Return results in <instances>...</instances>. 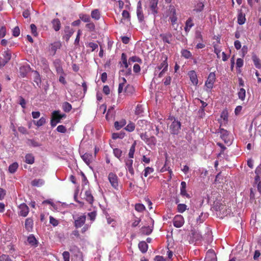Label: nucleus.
<instances>
[{"mask_svg":"<svg viewBox=\"0 0 261 261\" xmlns=\"http://www.w3.org/2000/svg\"><path fill=\"white\" fill-rule=\"evenodd\" d=\"M108 177L111 186L114 189L118 190L119 179L117 174L114 172H110L109 173Z\"/></svg>","mask_w":261,"mask_h":261,"instance_id":"f257e3e1","label":"nucleus"},{"mask_svg":"<svg viewBox=\"0 0 261 261\" xmlns=\"http://www.w3.org/2000/svg\"><path fill=\"white\" fill-rule=\"evenodd\" d=\"M60 111H54L51 114L50 120V125L52 127H55L57 123L60 122Z\"/></svg>","mask_w":261,"mask_h":261,"instance_id":"f03ea898","label":"nucleus"},{"mask_svg":"<svg viewBox=\"0 0 261 261\" xmlns=\"http://www.w3.org/2000/svg\"><path fill=\"white\" fill-rule=\"evenodd\" d=\"M162 59L163 60L162 62L160 64V65L158 66L155 69V73L158 70H160L162 69H164V71L168 70V64L167 62L168 57L167 56L164 54L162 56Z\"/></svg>","mask_w":261,"mask_h":261,"instance_id":"7ed1b4c3","label":"nucleus"},{"mask_svg":"<svg viewBox=\"0 0 261 261\" xmlns=\"http://www.w3.org/2000/svg\"><path fill=\"white\" fill-rule=\"evenodd\" d=\"M216 80V75L214 72H211L208 76L207 80L205 83V86L207 88L212 89L213 87L214 84Z\"/></svg>","mask_w":261,"mask_h":261,"instance_id":"20e7f679","label":"nucleus"},{"mask_svg":"<svg viewBox=\"0 0 261 261\" xmlns=\"http://www.w3.org/2000/svg\"><path fill=\"white\" fill-rule=\"evenodd\" d=\"M18 208L19 209L18 215L23 217H27L29 212V208L27 205L24 203H21L19 205Z\"/></svg>","mask_w":261,"mask_h":261,"instance_id":"39448f33","label":"nucleus"},{"mask_svg":"<svg viewBox=\"0 0 261 261\" xmlns=\"http://www.w3.org/2000/svg\"><path fill=\"white\" fill-rule=\"evenodd\" d=\"M173 225L177 228L181 227L184 224L183 217L179 215L175 216L173 220Z\"/></svg>","mask_w":261,"mask_h":261,"instance_id":"423d86ee","label":"nucleus"},{"mask_svg":"<svg viewBox=\"0 0 261 261\" xmlns=\"http://www.w3.org/2000/svg\"><path fill=\"white\" fill-rule=\"evenodd\" d=\"M180 122L173 121L170 126L171 133L173 134H177L180 128Z\"/></svg>","mask_w":261,"mask_h":261,"instance_id":"0eeeda50","label":"nucleus"},{"mask_svg":"<svg viewBox=\"0 0 261 261\" xmlns=\"http://www.w3.org/2000/svg\"><path fill=\"white\" fill-rule=\"evenodd\" d=\"M124 162L125 164L126 169L128 171L129 173L132 175H134L135 174V171L133 167V159H125Z\"/></svg>","mask_w":261,"mask_h":261,"instance_id":"6e6552de","label":"nucleus"},{"mask_svg":"<svg viewBox=\"0 0 261 261\" xmlns=\"http://www.w3.org/2000/svg\"><path fill=\"white\" fill-rule=\"evenodd\" d=\"M158 0H150L149 1V8L151 11V13L155 16L158 12Z\"/></svg>","mask_w":261,"mask_h":261,"instance_id":"1a4fd4ad","label":"nucleus"},{"mask_svg":"<svg viewBox=\"0 0 261 261\" xmlns=\"http://www.w3.org/2000/svg\"><path fill=\"white\" fill-rule=\"evenodd\" d=\"M219 133H220V138L224 141L225 143H226V144L230 143V140L228 138L229 134H228V131L223 128H221L220 129Z\"/></svg>","mask_w":261,"mask_h":261,"instance_id":"9d476101","label":"nucleus"},{"mask_svg":"<svg viewBox=\"0 0 261 261\" xmlns=\"http://www.w3.org/2000/svg\"><path fill=\"white\" fill-rule=\"evenodd\" d=\"M86 219V217L84 215L78 217L74 221V226L77 228L82 227L85 223Z\"/></svg>","mask_w":261,"mask_h":261,"instance_id":"9b49d317","label":"nucleus"},{"mask_svg":"<svg viewBox=\"0 0 261 261\" xmlns=\"http://www.w3.org/2000/svg\"><path fill=\"white\" fill-rule=\"evenodd\" d=\"M65 35L63 36V38L65 39L66 41H68L70 38L73 35L74 30L69 26H66L64 30Z\"/></svg>","mask_w":261,"mask_h":261,"instance_id":"f8f14e48","label":"nucleus"},{"mask_svg":"<svg viewBox=\"0 0 261 261\" xmlns=\"http://www.w3.org/2000/svg\"><path fill=\"white\" fill-rule=\"evenodd\" d=\"M61 44L60 42H55L51 43L49 46V51L53 55H55L57 49L60 48Z\"/></svg>","mask_w":261,"mask_h":261,"instance_id":"ddd939ff","label":"nucleus"},{"mask_svg":"<svg viewBox=\"0 0 261 261\" xmlns=\"http://www.w3.org/2000/svg\"><path fill=\"white\" fill-rule=\"evenodd\" d=\"M160 37L163 40L164 43H167L168 44L171 43V41L172 38V36L170 33L168 34H161Z\"/></svg>","mask_w":261,"mask_h":261,"instance_id":"4468645a","label":"nucleus"},{"mask_svg":"<svg viewBox=\"0 0 261 261\" xmlns=\"http://www.w3.org/2000/svg\"><path fill=\"white\" fill-rule=\"evenodd\" d=\"M205 261H217L216 254L213 251L208 250L207 252Z\"/></svg>","mask_w":261,"mask_h":261,"instance_id":"2eb2a0df","label":"nucleus"},{"mask_svg":"<svg viewBox=\"0 0 261 261\" xmlns=\"http://www.w3.org/2000/svg\"><path fill=\"white\" fill-rule=\"evenodd\" d=\"M189 75L193 84L194 85H197L198 84V81L195 71L194 70L190 71L189 72Z\"/></svg>","mask_w":261,"mask_h":261,"instance_id":"dca6fc26","label":"nucleus"},{"mask_svg":"<svg viewBox=\"0 0 261 261\" xmlns=\"http://www.w3.org/2000/svg\"><path fill=\"white\" fill-rule=\"evenodd\" d=\"M33 220L31 218L26 219L25 221V228L28 231H32L33 227Z\"/></svg>","mask_w":261,"mask_h":261,"instance_id":"f3484780","label":"nucleus"},{"mask_svg":"<svg viewBox=\"0 0 261 261\" xmlns=\"http://www.w3.org/2000/svg\"><path fill=\"white\" fill-rule=\"evenodd\" d=\"M181 187H180V194L183 196H186V197L189 198L190 196L189 194L187 193L186 191V187L187 184L185 181H181Z\"/></svg>","mask_w":261,"mask_h":261,"instance_id":"a211bd4d","label":"nucleus"},{"mask_svg":"<svg viewBox=\"0 0 261 261\" xmlns=\"http://www.w3.org/2000/svg\"><path fill=\"white\" fill-rule=\"evenodd\" d=\"M81 157L83 161L87 165H89L92 162L93 160V156L91 153H85Z\"/></svg>","mask_w":261,"mask_h":261,"instance_id":"6ab92c4d","label":"nucleus"},{"mask_svg":"<svg viewBox=\"0 0 261 261\" xmlns=\"http://www.w3.org/2000/svg\"><path fill=\"white\" fill-rule=\"evenodd\" d=\"M27 241L32 246H36L38 244V241L33 234H30L28 237Z\"/></svg>","mask_w":261,"mask_h":261,"instance_id":"aec40b11","label":"nucleus"},{"mask_svg":"<svg viewBox=\"0 0 261 261\" xmlns=\"http://www.w3.org/2000/svg\"><path fill=\"white\" fill-rule=\"evenodd\" d=\"M53 28L55 31H58L61 28V22L58 18L54 19L51 21Z\"/></svg>","mask_w":261,"mask_h":261,"instance_id":"412c9836","label":"nucleus"},{"mask_svg":"<svg viewBox=\"0 0 261 261\" xmlns=\"http://www.w3.org/2000/svg\"><path fill=\"white\" fill-rule=\"evenodd\" d=\"M138 247L142 253H146L148 250V246L145 241H141L138 244Z\"/></svg>","mask_w":261,"mask_h":261,"instance_id":"4be33fe9","label":"nucleus"},{"mask_svg":"<svg viewBox=\"0 0 261 261\" xmlns=\"http://www.w3.org/2000/svg\"><path fill=\"white\" fill-rule=\"evenodd\" d=\"M194 24L193 22V20L191 17H189L186 21L185 27V30L186 32H188L190 31L191 28L194 26Z\"/></svg>","mask_w":261,"mask_h":261,"instance_id":"5701e85b","label":"nucleus"},{"mask_svg":"<svg viewBox=\"0 0 261 261\" xmlns=\"http://www.w3.org/2000/svg\"><path fill=\"white\" fill-rule=\"evenodd\" d=\"M85 199L90 204H92L94 201V198L91 192L89 190H87L85 193Z\"/></svg>","mask_w":261,"mask_h":261,"instance_id":"b1692460","label":"nucleus"},{"mask_svg":"<svg viewBox=\"0 0 261 261\" xmlns=\"http://www.w3.org/2000/svg\"><path fill=\"white\" fill-rule=\"evenodd\" d=\"M246 21L245 15L242 10H240L238 15V23L239 24H243Z\"/></svg>","mask_w":261,"mask_h":261,"instance_id":"393cba45","label":"nucleus"},{"mask_svg":"<svg viewBox=\"0 0 261 261\" xmlns=\"http://www.w3.org/2000/svg\"><path fill=\"white\" fill-rule=\"evenodd\" d=\"M43 179H35L31 181V185L33 187H41L44 184Z\"/></svg>","mask_w":261,"mask_h":261,"instance_id":"a878e982","label":"nucleus"},{"mask_svg":"<svg viewBox=\"0 0 261 261\" xmlns=\"http://www.w3.org/2000/svg\"><path fill=\"white\" fill-rule=\"evenodd\" d=\"M24 161L28 164H33L35 162L34 156L32 153H27L25 156Z\"/></svg>","mask_w":261,"mask_h":261,"instance_id":"bb28decb","label":"nucleus"},{"mask_svg":"<svg viewBox=\"0 0 261 261\" xmlns=\"http://www.w3.org/2000/svg\"><path fill=\"white\" fill-rule=\"evenodd\" d=\"M2 57L4 60L8 63L11 59V52L10 50L7 49V50L3 52Z\"/></svg>","mask_w":261,"mask_h":261,"instance_id":"cd10ccee","label":"nucleus"},{"mask_svg":"<svg viewBox=\"0 0 261 261\" xmlns=\"http://www.w3.org/2000/svg\"><path fill=\"white\" fill-rule=\"evenodd\" d=\"M252 60L256 68L261 69V61L255 55L252 56Z\"/></svg>","mask_w":261,"mask_h":261,"instance_id":"c85d7f7f","label":"nucleus"},{"mask_svg":"<svg viewBox=\"0 0 261 261\" xmlns=\"http://www.w3.org/2000/svg\"><path fill=\"white\" fill-rule=\"evenodd\" d=\"M126 123L125 119H122L119 121H116L114 123V126L116 129L119 130L123 127Z\"/></svg>","mask_w":261,"mask_h":261,"instance_id":"c756f323","label":"nucleus"},{"mask_svg":"<svg viewBox=\"0 0 261 261\" xmlns=\"http://www.w3.org/2000/svg\"><path fill=\"white\" fill-rule=\"evenodd\" d=\"M152 231V229L150 226H144L141 228V232L143 234L149 235Z\"/></svg>","mask_w":261,"mask_h":261,"instance_id":"7c9ffc66","label":"nucleus"},{"mask_svg":"<svg viewBox=\"0 0 261 261\" xmlns=\"http://www.w3.org/2000/svg\"><path fill=\"white\" fill-rule=\"evenodd\" d=\"M136 146V142L135 141L133 144L132 145L128 152V157L130 159H133L134 156V153L135 152V148Z\"/></svg>","mask_w":261,"mask_h":261,"instance_id":"2f4dec72","label":"nucleus"},{"mask_svg":"<svg viewBox=\"0 0 261 261\" xmlns=\"http://www.w3.org/2000/svg\"><path fill=\"white\" fill-rule=\"evenodd\" d=\"M146 143L149 146H154L156 143V138L154 136L150 137L146 141Z\"/></svg>","mask_w":261,"mask_h":261,"instance_id":"473e14b6","label":"nucleus"},{"mask_svg":"<svg viewBox=\"0 0 261 261\" xmlns=\"http://www.w3.org/2000/svg\"><path fill=\"white\" fill-rule=\"evenodd\" d=\"M91 16L95 20H99L100 16L99 11L98 9H94L92 11Z\"/></svg>","mask_w":261,"mask_h":261,"instance_id":"72a5a7b5","label":"nucleus"},{"mask_svg":"<svg viewBox=\"0 0 261 261\" xmlns=\"http://www.w3.org/2000/svg\"><path fill=\"white\" fill-rule=\"evenodd\" d=\"M18 168V164L17 162H14L11 164L9 167V171L11 173H15Z\"/></svg>","mask_w":261,"mask_h":261,"instance_id":"f704fd0d","label":"nucleus"},{"mask_svg":"<svg viewBox=\"0 0 261 261\" xmlns=\"http://www.w3.org/2000/svg\"><path fill=\"white\" fill-rule=\"evenodd\" d=\"M79 17L80 19L85 22H90L91 21V18L90 16L88 14H80L79 15Z\"/></svg>","mask_w":261,"mask_h":261,"instance_id":"c9c22d12","label":"nucleus"},{"mask_svg":"<svg viewBox=\"0 0 261 261\" xmlns=\"http://www.w3.org/2000/svg\"><path fill=\"white\" fill-rule=\"evenodd\" d=\"M62 109L64 112L68 113L71 111L72 106L68 102H64L62 104Z\"/></svg>","mask_w":261,"mask_h":261,"instance_id":"e433bc0d","label":"nucleus"},{"mask_svg":"<svg viewBox=\"0 0 261 261\" xmlns=\"http://www.w3.org/2000/svg\"><path fill=\"white\" fill-rule=\"evenodd\" d=\"M238 95L239 99L242 101L244 100L246 97L245 90L243 88H240L238 93Z\"/></svg>","mask_w":261,"mask_h":261,"instance_id":"4c0bfd02","label":"nucleus"},{"mask_svg":"<svg viewBox=\"0 0 261 261\" xmlns=\"http://www.w3.org/2000/svg\"><path fill=\"white\" fill-rule=\"evenodd\" d=\"M204 5L202 2H199L195 6L193 11L196 12H200L203 11Z\"/></svg>","mask_w":261,"mask_h":261,"instance_id":"58836bf2","label":"nucleus"},{"mask_svg":"<svg viewBox=\"0 0 261 261\" xmlns=\"http://www.w3.org/2000/svg\"><path fill=\"white\" fill-rule=\"evenodd\" d=\"M122 19H121V22H122V20H126L127 21H130V14L127 10H123L122 13Z\"/></svg>","mask_w":261,"mask_h":261,"instance_id":"ea45409f","label":"nucleus"},{"mask_svg":"<svg viewBox=\"0 0 261 261\" xmlns=\"http://www.w3.org/2000/svg\"><path fill=\"white\" fill-rule=\"evenodd\" d=\"M46 123V119L45 118L42 117L40 118V119L37 121H34V123L37 126H41L43 125Z\"/></svg>","mask_w":261,"mask_h":261,"instance_id":"a19ab883","label":"nucleus"},{"mask_svg":"<svg viewBox=\"0 0 261 261\" xmlns=\"http://www.w3.org/2000/svg\"><path fill=\"white\" fill-rule=\"evenodd\" d=\"M181 54L182 56L186 59L191 58L192 56L191 52L187 49H182L181 51Z\"/></svg>","mask_w":261,"mask_h":261,"instance_id":"79ce46f5","label":"nucleus"},{"mask_svg":"<svg viewBox=\"0 0 261 261\" xmlns=\"http://www.w3.org/2000/svg\"><path fill=\"white\" fill-rule=\"evenodd\" d=\"M113 153L115 157L120 160V158L122 154V151L121 149L118 148L113 149Z\"/></svg>","mask_w":261,"mask_h":261,"instance_id":"37998d69","label":"nucleus"},{"mask_svg":"<svg viewBox=\"0 0 261 261\" xmlns=\"http://www.w3.org/2000/svg\"><path fill=\"white\" fill-rule=\"evenodd\" d=\"M86 28L90 32H94L95 30V26L94 23L91 21L90 22H88L86 24Z\"/></svg>","mask_w":261,"mask_h":261,"instance_id":"c03bdc74","label":"nucleus"},{"mask_svg":"<svg viewBox=\"0 0 261 261\" xmlns=\"http://www.w3.org/2000/svg\"><path fill=\"white\" fill-rule=\"evenodd\" d=\"M134 63V62H138V63H141L142 60L137 56H133L132 57H130L128 59V63L130 64V63Z\"/></svg>","mask_w":261,"mask_h":261,"instance_id":"a18cd8bd","label":"nucleus"},{"mask_svg":"<svg viewBox=\"0 0 261 261\" xmlns=\"http://www.w3.org/2000/svg\"><path fill=\"white\" fill-rule=\"evenodd\" d=\"M121 60L123 64L124 65L125 68H127L128 66V62L127 61V57L125 53H122L121 55Z\"/></svg>","mask_w":261,"mask_h":261,"instance_id":"49530a36","label":"nucleus"},{"mask_svg":"<svg viewBox=\"0 0 261 261\" xmlns=\"http://www.w3.org/2000/svg\"><path fill=\"white\" fill-rule=\"evenodd\" d=\"M135 128V124L133 122H129L125 127V129L129 132H132Z\"/></svg>","mask_w":261,"mask_h":261,"instance_id":"de8ad7c7","label":"nucleus"},{"mask_svg":"<svg viewBox=\"0 0 261 261\" xmlns=\"http://www.w3.org/2000/svg\"><path fill=\"white\" fill-rule=\"evenodd\" d=\"M143 111V106L141 105H138L136 108L135 114L137 115H141Z\"/></svg>","mask_w":261,"mask_h":261,"instance_id":"09e8293b","label":"nucleus"},{"mask_svg":"<svg viewBox=\"0 0 261 261\" xmlns=\"http://www.w3.org/2000/svg\"><path fill=\"white\" fill-rule=\"evenodd\" d=\"M154 171L152 168L147 167H146L144 170L143 175L145 177H147L149 174L152 173Z\"/></svg>","mask_w":261,"mask_h":261,"instance_id":"8fccbe9b","label":"nucleus"},{"mask_svg":"<svg viewBox=\"0 0 261 261\" xmlns=\"http://www.w3.org/2000/svg\"><path fill=\"white\" fill-rule=\"evenodd\" d=\"M205 110L202 109H199L197 112V116L198 119H202L205 117Z\"/></svg>","mask_w":261,"mask_h":261,"instance_id":"3c124183","label":"nucleus"},{"mask_svg":"<svg viewBox=\"0 0 261 261\" xmlns=\"http://www.w3.org/2000/svg\"><path fill=\"white\" fill-rule=\"evenodd\" d=\"M145 209L144 205L143 204L137 203L135 205V210L139 212H142Z\"/></svg>","mask_w":261,"mask_h":261,"instance_id":"603ef678","label":"nucleus"},{"mask_svg":"<svg viewBox=\"0 0 261 261\" xmlns=\"http://www.w3.org/2000/svg\"><path fill=\"white\" fill-rule=\"evenodd\" d=\"M213 47L214 48V53L216 55H219L221 51V47L219 46L218 43H213Z\"/></svg>","mask_w":261,"mask_h":261,"instance_id":"864d4df0","label":"nucleus"},{"mask_svg":"<svg viewBox=\"0 0 261 261\" xmlns=\"http://www.w3.org/2000/svg\"><path fill=\"white\" fill-rule=\"evenodd\" d=\"M56 72L57 74L60 75H66V73L64 72V70L62 66L60 65L56 66Z\"/></svg>","mask_w":261,"mask_h":261,"instance_id":"5fc2aeb1","label":"nucleus"},{"mask_svg":"<svg viewBox=\"0 0 261 261\" xmlns=\"http://www.w3.org/2000/svg\"><path fill=\"white\" fill-rule=\"evenodd\" d=\"M137 15L140 22L144 20V18L142 10H137Z\"/></svg>","mask_w":261,"mask_h":261,"instance_id":"6e6d98bb","label":"nucleus"},{"mask_svg":"<svg viewBox=\"0 0 261 261\" xmlns=\"http://www.w3.org/2000/svg\"><path fill=\"white\" fill-rule=\"evenodd\" d=\"M49 223L54 226H57L59 224V221L52 216L49 217Z\"/></svg>","mask_w":261,"mask_h":261,"instance_id":"4d7b16f0","label":"nucleus"},{"mask_svg":"<svg viewBox=\"0 0 261 261\" xmlns=\"http://www.w3.org/2000/svg\"><path fill=\"white\" fill-rule=\"evenodd\" d=\"M28 141L30 143V145H32L33 147H39L41 146V144L38 142L36 141L34 139H29Z\"/></svg>","mask_w":261,"mask_h":261,"instance_id":"13d9d810","label":"nucleus"},{"mask_svg":"<svg viewBox=\"0 0 261 261\" xmlns=\"http://www.w3.org/2000/svg\"><path fill=\"white\" fill-rule=\"evenodd\" d=\"M31 33L34 36H38V33L37 32V27L34 24H31L30 25Z\"/></svg>","mask_w":261,"mask_h":261,"instance_id":"bf43d9fd","label":"nucleus"},{"mask_svg":"<svg viewBox=\"0 0 261 261\" xmlns=\"http://www.w3.org/2000/svg\"><path fill=\"white\" fill-rule=\"evenodd\" d=\"M186 205L185 204H179L177 205V210L179 213H183L186 210Z\"/></svg>","mask_w":261,"mask_h":261,"instance_id":"052dcab7","label":"nucleus"},{"mask_svg":"<svg viewBox=\"0 0 261 261\" xmlns=\"http://www.w3.org/2000/svg\"><path fill=\"white\" fill-rule=\"evenodd\" d=\"M57 130L59 133H66L67 129L66 127L63 125H60L57 127Z\"/></svg>","mask_w":261,"mask_h":261,"instance_id":"680f3d73","label":"nucleus"},{"mask_svg":"<svg viewBox=\"0 0 261 261\" xmlns=\"http://www.w3.org/2000/svg\"><path fill=\"white\" fill-rule=\"evenodd\" d=\"M98 44L96 43H94V42H89L88 45V47H90L91 48V51H93L94 50H95L96 49H97L98 48Z\"/></svg>","mask_w":261,"mask_h":261,"instance_id":"e2e57ef3","label":"nucleus"},{"mask_svg":"<svg viewBox=\"0 0 261 261\" xmlns=\"http://www.w3.org/2000/svg\"><path fill=\"white\" fill-rule=\"evenodd\" d=\"M64 261L70 260V254L68 251H64L62 253Z\"/></svg>","mask_w":261,"mask_h":261,"instance_id":"0e129e2a","label":"nucleus"},{"mask_svg":"<svg viewBox=\"0 0 261 261\" xmlns=\"http://www.w3.org/2000/svg\"><path fill=\"white\" fill-rule=\"evenodd\" d=\"M20 35V29L18 27H15L13 30V36L18 37Z\"/></svg>","mask_w":261,"mask_h":261,"instance_id":"69168bd1","label":"nucleus"},{"mask_svg":"<svg viewBox=\"0 0 261 261\" xmlns=\"http://www.w3.org/2000/svg\"><path fill=\"white\" fill-rule=\"evenodd\" d=\"M221 118L223 119L225 121H227L228 120V113L227 111H223L220 116Z\"/></svg>","mask_w":261,"mask_h":261,"instance_id":"338daca9","label":"nucleus"},{"mask_svg":"<svg viewBox=\"0 0 261 261\" xmlns=\"http://www.w3.org/2000/svg\"><path fill=\"white\" fill-rule=\"evenodd\" d=\"M26 67L22 66L20 68V74L21 77H24L27 75V71H25Z\"/></svg>","mask_w":261,"mask_h":261,"instance_id":"774afa93","label":"nucleus"}]
</instances>
